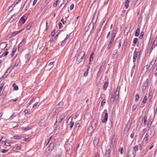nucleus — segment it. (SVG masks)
I'll return each mask as SVG.
<instances>
[{"instance_id":"1","label":"nucleus","mask_w":157,"mask_h":157,"mask_svg":"<svg viewBox=\"0 0 157 157\" xmlns=\"http://www.w3.org/2000/svg\"><path fill=\"white\" fill-rule=\"evenodd\" d=\"M64 117V116L63 114L57 115L56 121L54 125L56 126V127L58 126V125H57V123H58L59 124L61 123L62 121L63 120Z\"/></svg>"},{"instance_id":"2","label":"nucleus","mask_w":157,"mask_h":157,"mask_svg":"<svg viewBox=\"0 0 157 157\" xmlns=\"http://www.w3.org/2000/svg\"><path fill=\"white\" fill-rule=\"evenodd\" d=\"M140 54V52H138L136 50L134 51L133 56V62L135 63L136 62V59L138 60L139 59Z\"/></svg>"},{"instance_id":"3","label":"nucleus","mask_w":157,"mask_h":157,"mask_svg":"<svg viewBox=\"0 0 157 157\" xmlns=\"http://www.w3.org/2000/svg\"><path fill=\"white\" fill-rule=\"evenodd\" d=\"M103 113H104L105 116L102 119V121L103 123H105L108 120V113L107 110L105 109Z\"/></svg>"},{"instance_id":"4","label":"nucleus","mask_w":157,"mask_h":157,"mask_svg":"<svg viewBox=\"0 0 157 157\" xmlns=\"http://www.w3.org/2000/svg\"><path fill=\"white\" fill-rule=\"evenodd\" d=\"M85 54V53L84 51H82L78 55V57H77V59H78L80 58L81 59V60L80 61H81L84 59Z\"/></svg>"},{"instance_id":"5","label":"nucleus","mask_w":157,"mask_h":157,"mask_svg":"<svg viewBox=\"0 0 157 157\" xmlns=\"http://www.w3.org/2000/svg\"><path fill=\"white\" fill-rule=\"evenodd\" d=\"M116 136L115 135H114L111 139L110 145L111 147L113 148L114 146V145L115 144V142L116 140Z\"/></svg>"},{"instance_id":"6","label":"nucleus","mask_w":157,"mask_h":157,"mask_svg":"<svg viewBox=\"0 0 157 157\" xmlns=\"http://www.w3.org/2000/svg\"><path fill=\"white\" fill-rule=\"evenodd\" d=\"M120 86H118L116 92V96L115 98L116 99L117 97V100H118L119 98V96L120 92Z\"/></svg>"},{"instance_id":"7","label":"nucleus","mask_w":157,"mask_h":157,"mask_svg":"<svg viewBox=\"0 0 157 157\" xmlns=\"http://www.w3.org/2000/svg\"><path fill=\"white\" fill-rule=\"evenodd\" d=\"M27 19V17H26L23 16L21 18L19 21V22L23 24L25 23Z\"/></svg>"},{"instance_id":"8","label":"nucleus","mask_w":157,"mask_h":157,"mask_svg":"<svg viewBox=\"0 0 157 157\" xmlns=\"http://www.w3.org/2000/svg\"><path fill=\"white\" fill-rule=\"evenodd\" d=\"M117 31V29L116 28V29H115L113 30L112 31V39H114L115 36L116 34V33Z\"/></svg>"},{"instance_id":"9","label":"nucleus","mask_w":157,"mask_h":157,"mask_svg":"<svg viewBox=\"0 0 157 157\" xmlns=\"http://www.w3.org/2000/svg\"><path fill=\"white\" fill-rule=\"evenodd\" d=\"M115 100H117V97L116 99L115 96V92H112L111 94V97L110 98V100L111 101L114 102Z\"/></svg>"},{"instance_id":"10","label":"nucleus","mask_w":157,"mask_h":157,"mask_svg":"<svg viewBox=\"0 0 157 157\" xmlns=\"http://www.w3.org/2000/svg\"><path fill=\"white\" fill-rule=\"evenodd\" d=\"M54 143H51L48 146V151H51L54 149Z\"/></svg>"},{"instance_id":"11","label":"nucleus","mask_w":157,"mask_h":157,"mask_svg":"<svg viewBox=\"0 0 157 157\" xmlns=\"http://www.w3.org/2000/svg\"><path fill=\"white\" fill-rule=\"evenodd\" d=\"M7 46V44L6 42H2L0 44V48L2 49L5 48Z\"/></svg>"},{"instance_id":"12","label":"nucleus","mask_w":157,"mask_h":157,"mask_svg":"<svg viewBox=\"0 0 157 157\" xmlns=\"http://www.w3.org/2000/svg\"><path fill=\"white\" fill-rule=\"evenodd\" d=\"M23 30V29H22L19 31H16L14 32L12 34L10 37H11L13 36H15L17 35V34L20 33Z\"/></svg>"},{"instance_id":"13","label":"nucleus","mask_w":157,"mask_h":157,"mask_svg":"<svg viewBox=\"0 0 157 157\" xmlns=\"http://www.w3.org/2000/svg\"><path fill=\"white\" fill-rule=\"evenodd\" d=\"M70 38V36L68 35H67L66 37L64 39V40L62 42L61 45L62 46H63L65 45V44L67 41V40L68 38Z\"/></svg>"},{"instance_id":"14","label":"nucleus","mask_w":157,"mask_h":157,"mask_svg":"<svg viewBox=\"0 0 157 157\" xmlns=\"http://www.w3.org/2000/svg\"><path fill=\"white\" fill-rule=\"evenodd\" d=\"M136 154L135 153L132 151H131V150H129L128 151V155L129 157H131L132 156H133V157H135Z\"/></svg>"},{"instance_id":"15","label":"nucleus","mask_w":157,"mask_h":157,"mask_svg":"<svg viewBox=\"0 0 157 157\" xmlns=\"http://www.w3.org/2000/svg\"><path fill=\"white\" fill-rule=\"evenodd\" d=\"M63 103L62 102H60L56 106V110L59 109L62 107L63 105Z\"/></svg>"},{"instance_id":"16","label":"nucleus","mask_w":157,"mask_h":157,"mask_svg":"<svg viewBox=\"0 0 157 157\" xmlns=\"http://www.w3.org/2000/svg\"><path fill=\"white\" fill-rule=\"evenodd\" d=\"M99 141V139L98 138H96L94 139V140L93 142L94 146L95 147L97 146Z\"/></svg>"},{"instance_id":"17","label":"nucleus","mask_w":157,"mask_h":157,"mask_svg":"<svg viewBox=\"0 0 157 157\" xmlns=\"http://www.w3.org/2000/svg\"><path fill=\"white\" fill-rule=\"evenodd\" d=\"M87 69L84 74V76L85 77H86L88 75L90 67L89 66H87Z\"/></svg>"},{"instance_id":"18","label":"nucleus","mask_w":157,"mask_h":157,"mask_svg":"<svg viewBox=\"0 0 157 157\" xmlns=\"http://www.w3.org/2000/svg\"><path fill=\"white\" fill-rule=\"evenodd\" d=\"M148 79H147L146 81L144 82L143 85V89L144 90H145L148 85Z\"/></svg>"},{"instance_id":"19","label":"nucleus","mask_w":157,"mask_h":157,"mask_svg":"<svg viewBox=\"0 0 157 157\" xmlns=\"http://www.w3.org/2000/svg\"><path fill=\"white\" fill-rule=\"evenodd\" d=\"M149 138V135L147 133L145 136L144 138V139L143 141L145 142L146 143H147L148 141Z\"/></svg>"},{"instance_id":"20","label":"nucleus","mask_w":157,"mask_h":157,"mask_svg":"<svg viewBox=\"0 0 157 157\" xmlns=\"http://www.w3.org/2000/svg\"><path fill=\"white\" fill-rule=\"evenodd\" d=\"M28 0H26V1H25V4L22 7V8H23L25 7V4L27 3V2ZM32 0H30L28 2L29 3L28 4V6H26V7H25V11H26L27 10V9H28V7H29V4L32 1Z\"/></svg>"},{"instance_id":"21","label":"nucleus","mask_w":157,"mask_h":157,"mask_svg":"<svg viewBox=\"0 0 157 157\" xmlns=\"http://www.w3.org/2000/svg\"><path fill=\"white\" fill-rule=\"evenodd\" d=\"M131 26L130 25H128L127 27H126L124 30V33L126 32V33H127L130 30Z\"/></svg>"},{"instance_id":"22","label":"nucleus","mask_w":157,"mask_h":157,"mask_svg":"<svg viewBox=\"0 0 157 157\" xmlns=\"http://www.w3.org/2000/svg\"><path fill=\"white\" fill-rule=\"evenodd\" d=\"M117 51L116 50H115L113 53L112 55V59H114L115 58V56H116L117 55Z\"/></svg>"},{"instance_id":"23","label":"nucleus","mask_w":157,"mask_h":157,"mask_svg":"<svg viewBox=\"0 0 157 157\" xmlns=\"http://www.w3.org/2000/svg\"><path fill=\"white\" fill-rule=\"evenodd\" d=\"M110 149H109L106 151V153L105 154V156L106 157H110Z\"/></svg>"},{"instance_id":"24","label":"nucleus","mask_w":157,"mask_h":157,"mask_svg":"<svg viewBox=\"0 0 157 157\" xmlns=\"http://www.w3.org/2000/svg\"><path fill=\"white\" fill-rule=\"evenodd\" d=\"M94 54V53L92 52V53L91 54L90 56V59H89L90 62H89V64H91L90 62L91 61H93L94 58H93V56Z\"/></svg>"},{"instance_id":"25","label":"nucleus","mask_w":157,"mask_h":157,"mask_svg":"<svg viewBox=\"0 0 157 157\" xmlns=\"http://www.w3.org/2000/svg\"><path fill=\"white\" fill-rule=\"evenodd\" d=\"M156 61V60H155V61H153V60L152 61L149 65L148 66V69H149V68H151V69L152 68V67H153L155 63V62Z\"/></svg>"},{"instance_id":"26","label":"nucleus","mask_w":157,"mask_h":157,"mask_svg":"<svg viewBox=\"0 0 157 157\" xmlns=\"http://www.w3.org/2000/svg\"><path fill=\"white\" fill-rule=\"evenodd\" d=\"M114 39H112V38L111 39V40L109 42V45H108V46L107 47V48L108 50H109V49L110 48L111 46L112 43L114 41Z\"/></svg>"},{"instance_id":"27","label":"nucleus","mask_w":157,"mask_h":157,"mask_svg":"<svg viewBox=\"0 0 157 157\" xmlns=\"http://www.w3.org/2000/svg\"><path fill=\"white\" fill-rule=\"evenodd\" d=\"M140 33V29L139 28H137L136 31V32L135 33V36H138L139 35Z\"/></svg>"},{"instance_id":"28","label":"nucleus","mask_w":157,"mask_h":157,"mask_svg":"<svg viewBox=\"0 0 157 157\" xmlns=\"http://www.w3.org/2000/svg\"><path fill=\"white\" fill-rule=\"evenodd\" d=\"M131 122L130 121V120H129L127 122L126 125L125 126V127L129 129L131 126Z\"/></svg>"},{"instance_id":"29","label":"nucleus","mask_w":157,"mask_h":157,"mask_svg":"<svg viewBox=\"0 0 157 157\" xmlns=\"http://www.w3.org/2000/svg\"><path fill=\"white\" fill-rule=\"evenodd\" d=\"M108 85V82H105L103 86V88L104 90H105L106 88L107 87Z\"/></svg>"},{"instance_id":"30","label":"nucleus","mask_w":157,"mask_h":157,"mask_svg":"<svg viewBox=\"0 0 157 157\" xmlns=\"http://www.w3.org/2000/svg\"><path fill=\"white\" fill-rule=\"evenodd\" d=\"M10 69V68L8 69L5 72L4 75L2 76V78H5L6 77V76L8 75V74H6V73H7V71H8Z\"/></svg>"},{"instance_id":"31","label":"nucleus","mask_w":157,"mask_h":157,"mask_svg":"<svg viewBox=\"0 0 157 157\" xmlns=\"http://www.w3.org/2000/svg\"><path fill=\"white\" fill-rule=\"evenodd\" d=\"M147 117L146 116H145L143 117V122L145 125L146 124L147 120Z\"/></svg>"},{"instance_id":"32","label":"nucleus","mask_w":157,"mask_h":157,"mask_svg":"<svg viewBox=\"0 0 157 157\" xmlns=\"http://www.w3.org/2000/svg\"><path fill=\"white\" fill-rule=\"evenodd\" d=\"M153 97V94L152 92H150L149 93V95L148 97V98L150 101Z\"/></svg>"},{"instance_id":"33","label":"nucleus","mask_w":157,"mask_h":157,"mask_svg":"<svg viewBox=\"0 0 157 157\" xmlns=\"http://www.w3.org/2000/svg\"><path fill=\"white\" fill-rule=\"evenodd\" d=\"M108 19H106L103 22L102 25L105 27L107 24Z\"/></svg>"},{"instance_id":"34","label":"nucleus","mask_w":157,"mask_h":157,"mask_svg":"<svg viewBox=\"0 0 157 157\" xmlns=\"http://www.w3.org/2000/svg\"><path fill=\"white\" fill-rule=\"evenodd\" d=\"M13 90H17L18 89V87L17 86L15 85V83H14L13 85Z\"/></svg>"},{"instance_id":"35","label":"nucleus","mask_w":157,"mask_h":157,"mask_svg":"<svg viewBox=\"0 0 157 157\" xmlns=\"http://www.w3.org/2000/svg\"><path fill=\"white\" fill-rule=\"evenodd\" d=\"M143 121V117L142 116H140L139 119V121L140 123L141 124H142Z\"/></svg>"},{"instance_id":"36","label":"nucleus","mask_w":157,"mask_h":157,"mask_svg":"<svg viewBox=\"0 0 157 157\" xmlns=\"http://www.w3.org/2000/svg\"><path fill=\"white\" fill-rule=\"evenodd\" d=\"M71 122L69 124L70 125V127L71 128L73 126L74 124V122H72V118L71 119Z\"/></svg>"},{"instance_id":"37","label":"nucleus","mask_w":157,"mask_h":157,"mask_svg":"<svg viewBox=\"0 0 157 157\" xmlns=\"http://www.w3.org/2000/svg\"><path fill=\"white\" fill-rule=\"evenodd\" d=\"M129 2V0H126V2L125 3V6L126 8H128V7Z\"/></svg>"},{"instance_id":"38","label":"nucleus","mask_w":157,"mask_h":157,"mask_svg":"<svg viewBox=\"0 0 157 157\" xmlns=\"http://www.w3.org/2000/svg\"><path fill=\"white\" fill-rule=\"evenodd\" d=\"M138 106L137 104H134L132 106V110L133 111H135Z\"/></svg>"},{"instance_id":"39","label":"nucleus","mask_w":157,"mask_h":157,"mask_svg":"<svg viewBox=\"0 0 157 157\" xmlns=\"http://www.w3.org/2000/svg\"><path fill=\"white\" fill-rule=\"evenodd\" d=\"M16 47H14L13 49L11 56H13L14 55V53L16 51Z\"/></svg>"},{"instance_id":"40","label":"nucleus","mask_w":157,"mask_h":157,"mask_svg":"<svg viewBox=\"0 0 157 157\" xmlns=\"http://www.w3.org/2000/svg\"><path fill=\"white\" fill-rule=\"evenodd\" d=\"M138 146L137 145L133 147V151L135 152H136L138 151Z\"/></svg>"},{"instance_id":"41","label":"nucleus","mask_w":157,"mask_h":157,"mask_svg":"<svg viewBox=\"0 0 157 157\" xmlns=\"http://www.w3.org/2000/svg\"><path fill=\"white\" fill-rule=\"evenodd\" d=\"M147 100V96H145L142 101V102L144 104L146 102V101Z\"/></svg>"},{"instance_id":"42","label":"nucleus","mask_w":157,"mask_h":157,"mask_svg":"<svg viewBox=\"0 0 157 157\" xmlns=\"http://www.w3.org/2000/svg\"><path fill=\"white\" fill-rule=\"evenodd\" d=\"M135 64H134V66L132 67L131 72V75L132 76L134 70L135 69Z\"/></svg>"},{"instance_id":"43","label":"nucleus","mask_w":157,"mask_h":157,"mask_svg":"<svg viewBox=\"0 0 157 157\" xmlns=\"http://www.w3.org/2000/svg\"><path fill=\"white\" fill-rule=\"evenodd\" d=\"M127 44V39H126L124 41V42L123 44V47H124V46H126Z\"/></svg>"},{"instance_id":"44","label":"nucleus","mask_w":157,"mask_h":157,"mask_svg":"<svg viewBox=\"0 0 157 157\" xmlns=\"http://www.w3.org/2000/svg\"><path fill=\"white\" fill-rule=\"evenodd\" d=\"M139 96L138 94H137L135 96V101H138L139 98Z\"/></svg>"},{"instance_id":"45","label":"nucleus","mask_w":157,"mask_h":157,"mask_svg":"<svg viewBox=\"0 0 157 157\" xmlns=\"http://www.w3.org/2000/svg\"><path fill=\"white\" fill-rule=\"evenodd\" d=\"M105 103V99H104L102 100L101 102V105L102 106H103Z\"/></svg>"},{"instance_id":"46","label":"nucleus","mask_w":157,"mask_h":157,"mask_svg":"<svg viewBox=\"0 0 157 157\" xmlns=\"http://www.w3.org/2000/svg\"><path fill=\"white\" fill-rule=\"evenodd\" d=\"M144 34V32H141L140 33V36H139V38L140 39H142L143 37V36Z\"/></svg>"},{"instance_id":"47","label":"nucleus","mask_w":157,"mask_h":157,"mask_svg":"<svg viewBox=\"0 0 157 157\" xmlns=\"http://www.w3.org/2000/svg\"><path fill=\"white\" fill-rule=\"evenodd\" d=\"M32 128V126H29L27 128H25L24 129L25 131H27L28 130H29Z\"/></svg>"},{"instance_id":"48","label":"nucleus","mask_w":157,"mask_h":157,"mask_svg":"<svg viewBox=\"0 0 157 157\" xmlns=\"http://www.w3.org/2000/svg\"><path fill=\"white\" fill-rule=\"evenodd\" d=\"M13 138L15 139H19L21 138V137L20 136H14Z\"/></svg>"},{"instance_id":"49","label":"nucleus","mask_w":157,"mask_h":157,"mask_svg":"<svg viewBox=\"0 0 157 157\" xmlns=\"http://www.w3.org/2000/svg\"><path fill=\"white\" fill-rule=\"evenodd\" d=\"M129 129L128 128L125 127L124 129V132L125 133H127L128 132Z\"/></svg>"},{"instance_id":"50","label":"nucleus","mask_w":157,"mask_h":157,"mask_svg":"<svg viewBox=\"0 0 157 157\" xmlns=\"http://www.w3.org/2000/svg\"><path fill=\"white\" fill-rule=\"evenodd\" d=\"M25 58L27 59V60L29 59L30 58V56L29 54H26L25 56Z\"/></svg>"},{"instance_id":"51","label":"nucleus","mask_w":157,"mask_h":157,"mask_svg":"<svg viewBox=\"0 0 157 157\" xmlns=\"http://www.w3.org/2000/svg\"><path fill=\"white\" fill-rule=\"evenodd\" d=\"M32 23H30L26 27V29H27V30H29L30 28L32 26Z\"/></svg>"},{"instance_id":"52","label":"nucleus","mask_w":157,"mask_h":157,"mask_svg":"<svg viewBox=\"0 0 157 157\" xmlns=\"http://www.w3.org/2000/svg\"><path fill=\"white\" fill-rule=\"evenodd\" d=\"M106 63V62H105V61H103L102 63H101V67H102V68H104V67H105V64Z\"/></svg>"},{"instance_id":"53","label":"nucleus","mask_w":157,"mask_h":157,"mask_svg":"<svg viewBox=\"0 0 157 157\" xmlns=\"http://www.w3.org/2000/svg\"><path fill=\"white\" fill-rule=\"evenodd\" d=\"M81 91V89H80V88H78L76 90V92L77 93L79 94L80 93Z\"/></svg>"},{"instance_id":"54","label":"nucleus","mask_w":157,"mask_h":157,"mask_svg":"<svg viewBox=\"0 0 157 157\" xmlns=\"http://www.w3.org/2000/svg\"><path fill=\"white\" fill-rule=\"evenodd\" d=\"M138 39L137 38H135L134 39L133 41V43L135 44H136L137 42Z\"/></svg>"},{"instance_id":"55","label":"nucleus","mask_w":157,"mask_h":157,"mask_svg":"<svg viewBox=\"0 0 157 157\" xmlns=\"http://www.w3.org/2000/svg\"><path fill=\"white\" fill-rule=\"evenodd\" d=\"M44 120H41V121H40L39 122V124L40 125V126H43V125L42 124V123H43L44 122Z\"/></svg>"},{"instance_id":"56","label":"nucleus","mask_w":157,"mask_h":157,"mask_svg":"<svg viewBox=\"0 0 157 157\" xmlns=\"http://www.w3.org/2000/svg\"><path fill=\"white\" fill-rule=\"evenodd\" d=\"M59 1V0H57L55 2L53 5V6L54 7H56L57 5L58 2Z\"/></svg>"},{"instance_id":"57","label":"nucleus","mask_w":157,"mask_h":157,"mask_svg":"<svg viewBox=\"0 0 157 157\" xmlns=\"http://www.w3.org/2000/svg\"><path fill=\"white\" fill-rule=\"evenodd\" d=\"M157 114V107L154 111V116H155Z\"/></svg>"},{"instance_id":"58","label":"nucleus","mask_w":157,"mask_h":157,"mask_svg":"<svg viewBox=\"0 0 157 157\" xmlns=\"http://www.w3.org/2000/svg\"><path fill=\"white\" fill-rule=\"evenodd\" d=\"M74 4H71V6H70V9L71 10H72L74 8Z\"/></svg>"},{"instance_id":"59","label":"nucleus","mask_w":157,"mask_h":157,"mask_svg":"<svg viewBox=\"0 0 157 157\" xmlns=\"http://www.w3.org/2000/svg\"><path fill=\"white\" fill-rule=\"evenodd\" d=\"M9 52L8 51L5 52L3 54L4 56H6L8 54Z\"/></svg>"},{"instance_id":"60","label":"nucleus","mask_w":157,"mask_h":157,"mask_svg":"<svg viewBox=\"0 0 157 157\" xmlns=\"http://www.w3.org/2000/svg\"><path fill=\"white\" fill-rule=\"evenodd\" d=\"M80 126V125L79 123H77L75 126V127L76 128L78 129L79 128V127Z\"/></svg>"},{"instance_id":"61","label":"nucleus","mask_w":157,"mask_h":157,"mask_svg":"<svg viewBox=\"0 0 157 157\" xmlns=\"http://www.w3.org/2000/svg\"><path fill=\"white\" fill-rule=\"evenodd\" d=\"M11 144L10 142H6L5 143V145L7 146H10Z\"/></svg>"},{"instance_id":"62","label":"nucleus","mask_w":157,"mask_h":157,"mask_svg":"<svg viewBox=\"0 0 157 157\" xmlns=\"http://www.w3.org/2000/svg\"><path fill=\"white\" fill-rule=\"evenodd\" d=\"M152 123V122H151V123L150 124L149 123H148L147 124V127H148L149 129L151 128Z\"/></svg>"},{"instance_id":"63","label":"nucleus","mask_w":157,"mask_h":157,"mask_svg":"<svg viewBox=\"0 0 157 157\" xmlns=\"http://www.w3.org/2000/svg\"><path fill=\"white\" fill-rule=\"evenodd\" d=\"M8 151V150L4 149H2V150L1 152H2L3 153H5V152H7Z\"/></svg>"},{"instance_id":"64","label":"nucleus","mask_w":157,"mask_h":157,"mask_svg":"<svg viewBox=\"0 0 157 157\" xmlns=\"http://www.w3.org/2000/svg\"><path fill=\"white\" fill-rule=\"evenodd\" d=\"M153 69H154L155 70H157V63H156L155 64V65L154 66V68H153Z\"/></svg>"}]
</instances>
